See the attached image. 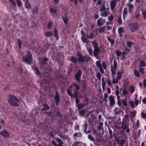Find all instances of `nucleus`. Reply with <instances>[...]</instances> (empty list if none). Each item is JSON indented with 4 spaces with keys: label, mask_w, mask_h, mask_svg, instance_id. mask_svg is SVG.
I'll list each match as a JSON object with an SVG mask.
<instances>
[{
    "label": "nucleus",
    "mask_w": 146,
    "mask_h": 146,
    "mask_svg": "<svg viewBox=\"0 0 146 146\" xmlns=\"http://www.w3.org/2000/svg\"><path fill=\"white\" fill-rule=\"evenodd\" d=\"M77 55L78 56L77 59L74 56H72L69 59V60L75 64H77V61L82 63L84 62H87L89 60L90 58V57H89L88 55L83 56L79 53H78Z\"/></svg>",
    "instance_id": "1"
},
{
    "label": "nucleus",
    "mask_w": 146,
    "mask_h": 146,
    "mask_svg": "<svg viewBox=\"0 0 146 146\" xmlns=\"http://www.w3.org/2000/svg\"><path fill=\"white\" fill-rule=\"evenodd\" d=\"M94 48L93 55L97 58H98V55L99 53L100 52L101 50L98 47V44L96 42V40L94 39L91 42Z\"/></svg>",
    "instance_id": "2"
},
{
    "label": "nucleus",
    "mask_w": 146,
    "mask_h": 146,
    "mask_svg": "<svg viewBox=\"0 0 146 146\" xmlns=\"http://www.w3.org/2000/svg\"><path fill=\"white\" fill-rule=\"evenodd\" d=\"M8 97L9 99L8 100V101L10 104L15 107L19 106L18 104L15 102V101L19 102V99L16 96L10 94L8 96Z\"/></svg>",
    "instance_id": "3"
},
{
    "label": "nucleus",
    "mask_w": 146,
    "mask_h": 146,
    "mask_svg": "<svg viewBox=\"0 0 146 146\" xmlns=\"http://www.w3.org/2000/svg\"><path fill=\"white\" fill-rule=\"evenodd\" d=\"M32 57V56L30 52L28 50L27 54L25 55V57L23 56L22 57L23 61L24 62L28 63L29 64H32L33 59Z\"/></svg>",
    "instance_id": "4"
},
{
    "label": "nucleus",
    "mask_w": 146,
    "mask_h": 146,
    "mask_svg": "<svg viewBox=\"0 0 146 146\" xmlns=\"http://www.w3.org/2000/svg\"><path fill=\"white\" fill-rule=\"evenodd\" d=\"M82 74V71L81 70H78L76 74L74 75V77L76 80L79 83H80V77Z\"/></svg>",
    "instance_id": "5"
},
{
    "label": "nucleus",
    "mask_w": 146,
    "mask_h": 146,
    "mask_svg": "<svg viewBox=\"0 0 146 146\" xmlns=\"http://www.w3.org/2000/svg\"><path fill=\"white\" fill-rule=\"evenodd\" d=\"M120 1V0H112L111 1L110 3L111 9L113 10L117 5V2H119Z\"/></svg>",
    "instance_id": "6"
},
{
    "label": "nucleus",
    "mask_w": 146,
    "mask_h": 146,
    "mask_svg": "<svg viewBox=\"0 0 146 146\" xmlns=\"http://www.w3.org/2000/svg\"><path fill=\"white\" fill-rule=\"evenodd\" d=\"M108 100L109 101V105L110 107L113 106L115 105V100L113 96H110L109 97Z\"/></svg>",
    "instance_id": "7"
},
{
    "label": "nucleus",
    "mask_w": 146,
    "mask_h": 146,
    "mask_svg": "<svg viewBox=\"0 0 146 146\" xmlns=\"http://www.w3.org/2000/svg\"><path fill=\"white\" fill-rule=\"evenodd\" d=\"M96 64L97 66L99 68L100 72L101 73L103 74L104 71L101 65V61L100 60L97 61L96 62Z\"/></svg>",
    "instance_id": "8"
},
{
    "label": "nucleus",
    "mask_w": 146,
    "mask_h": 146,
    "mask_svg": "<svg viewBox=\"0 0 146 146\" xmlns=\"http://www.w3.org/2000/svg\"><path fill=\"white\" fill-rule=\"evenodd\" d=\"M130 28L131 32H134L137 29V24L136 23H131L130 24Z\"/></svg>",
    "instance_id": "9"
},
{
    "label": "nucleus",
    "mask_w": 146,
    "mask_h": 146,
    "mask_svg": "<svg viewBox=\"0 0 146 146\" xmlns=\"http://www.w3.org/2000/svg\"><path fill=\"white\" fill-rule=\"evenodd\" d=\"M105 19H103V18H100L97 21V24L99 26H101L104 24L105 22Z\"/></svg>",
    "instance_id": "10"
},
{
    "label": "nucleus",
    "mask_w": 146,
    "mask_h": 146,
    "mask_svg": "<svg viewBox=\"0 0 146 146\" xmlns=\"http://www.w3.org/2000/svg\"><path fill=\"white\" fill-rule=\"evenodd\" d=\"M109 10V8L106 9V10L101 12L100 15L103 17H106L110 14Z\"/></svg>",
    "instance_id": "11"
},
{
    "label": "nucleus",
    "mask_w": 146,
    "mask_h": 146,
    "mask_svg": "<svg viewBox=\"0 0 146 146\" xmlns=\"http://www.w3.org/2000/svg\"><path fill=\"white\" fill-rule=\"evenodd\" d=\"M130 3L128 2L127 4V6L128 7L129 12L131 14L132 13V10L134 7V6L133 4H130Z\"/></svg>",
    "instance_id": "12"
},
{
    "label": "nucleus",
    "mask_w": 146,
    "mask_h": 146,
    "mask_svg": "<svg viewBox=\"0 0 146 146\" xmlns=\"http://www.w3.org/2000/svg\"><path fill=\"white\" fill-rule=\"evenodd\" d=\"M124 72V71L121 69L120 70L118 71L117 73L116 78L119 80H120L122 77V74Z\"/></svg>",
    "instance_id": "13"
},
{
    "label": "nucleus",
    "mask_w": 146,
    "mask_h": 146,
    "mask_svg": "<svg viewBox=\"0 0 146 146\" xmlns=\"http://www.w3.org/2000/svg\"><path fill=\"white\" fill-rule=\"evenodd\" d=\"M55 95L54 96V99L56 105H58L59 103L60 98L59 94L57 91H56Z\"/></svg>",
    "instance_id": "14"
},
{
    "label": "nucleus",
    "mask_w": 146,
    "mask_h": 146,
    "mask_svg": "<svg viewBox=\"0 0 146 146\" xmlns=\"http://www.w3.org/2000/svg\"><path fill=\"white\" fill-rule=\"evenodd\" d=\"M125 31L124 28L122 27H119L118 29V32L120 37L122 36V33Z\"/></svg>",
    "instance_id": "15"
},
{
    "label": "nucleus",
    "mask_w": 146,
    "mask_h": 146,
    "mask_svg": "<svg viewBox=\"0 0 146 146\" xmlns=\"http://www.w3.org/2000/svg\"><path fill=\"white\" fill-rule=\"evenodd\" d=\"M1 134L5 137H8L9 135V133L6 130H4L1 132Z\"/></svg>",
    "instance_id": "16"
},
{
    "label": "nucleus",
    "mask_w": 146,
    "mask_h": 146,
    "mask_svg": "<svg viewBox=\"0 0 146 146\" xmlns=\"http://www.w3.org/2000/svg\"><path fill=\"white\" fill-rule=\"evenodd\" d=\"M50 13L52 14V16H54L55 15H57L56 9L53 8L49 9Z\"/></svg>",
    "instance_id": "17"
},
{
    "label": "nucleus",
    "mask_w": 146,
    "mask_h": 146,
    "mask_svg": "<svg viewBox=\"0 0 146 146\" xmlns=\"http://www.w3.org/2000/svg\"><path fill=\"white\" fill-rule=\"evenodd\" d=\"M56 141L59 143L58 144V146H63V142L62 140L58 137H56Z\"/></svg>",
    "instance_id": "18"
},
{
    "label": "nucleus",
    "mask_w": 146,
    "mask_h": 146,
    "mask_svg": "<svg viewBox=\"0 0 146 146\" xmlns=\"http://www.w3.org/2000/svg\"><path fill=\"white\" fill-rule=\"evenodd\" d=\"M87 37L90 39H92L95 37V35L93 32L90 33L89 35L87 34Z\"/></svg>",
    "instance_id": "19"
},
{
    "label": "nucleus",
    "mask_w": 146,
    "mask_h": 146,
    "mask_svg": "<svg viewBox=\"0 0 146 146\" xmlns=\"http://www.w3.org/2000/svg\"><path fill=\"white\" fill-rule=\"evenodd\" d=\"M106 30V28L105 26H103L99 27L98 31L100 33H102L105 31Z\"/></svg>",
    "instance_id": "20"
},
{
    "label": "nucleus",
    "mask_w": 146,
    "mask_h": 146,
    "mask_svg": "<svg viewBox=\"0 0 146 146\" xmlns=\"http://www.w3.org/2000/svg\"><path fill=\"white\" fill-rule=\"evenodd\" d=\"M140 63L139 64V66L140 67H144L146 66V64L143 60H139Z\"/></svg>",
    "instance_id": "21"
},
{
    "label": "nucleus",
    "mask_w": 146,
    "mask_h": 146,
    "mask_svg": "<svg viewBox=\"0 0 146 146\" xmlns=\"http://www.w3.org/2000/svg\"><path fill=\"white\" fill-rule=\"evenodd\" d=\"M114 113L115 115H117L119 114L120 113V110L118 108H115L113 110Z\"/></svg>",
    "instance_id": "22"
},
{
    "label": "nucleus",
    "mask_w": 146,
    "mask_h": 146,
    "mask_svg": "<svg viewBox=\"0 0 146 146\" xmlns=\"http://www.w3.org/2000/svg\"><path fill=\"white\" fill-rule=\"evenodd\" d=\"M110 70L113 76H114L115 74L116 69L112 68V65L111 66Z\"/></svg>",
    "instance_id": "23"
},
{
    "label": "nucleus",
    "mask_w": 146,
    "mask_h": 146,
    "mask_svg": "<svg viewBox=\"0 0 146 146\" xmlns=\"http://www.w3.org/2000/svg\"><path fill=\"white\" fill-rule=\"evenodd\" d=\"M127 13V9L126 7H125L123 10V18L124 19V18L126 16V15Z\"/></svg>",
    "instance_id": "24"
},
{
    "label": "nucleus",
    "mask_w": 146,
    "mask_h": 146,
    "mask_svg": "<svg viewBox=\"0 0 146 146\" xmlns=\"http://www.w3.org/2000/svg\"><path fill=\"white\" fill-rule=\"evenodd\" d=\"M54 37H55L56 38V39L57 40H58V32L56 28L54 29Z\"/></svg>",
    "instance_id": "25"
},
{
    "label": "nucleus",
    "mask_w": 146,
    "mask_h": 146,
    "mask_svg": "<svg viewBox=\"0 0 146 146\" xmlns=\"http://www.w3.org/2000/svg\"><path fill=\"white\" fill-rule=\"evenodd\" d=\"M81 143L79 141L74 142L72 145V146H81Z\"/></svg>",
    "instance_id": "26"
},
{
    "label": "nucleus",
    "mask_w": 146,
    "mask_h": 146,
    "mask_svg": "<svg viewBox=\"0 0 146 146\" xmlns=\"http://www.w3.org/2000/svg\"><path fill=\"white\" fill-rule=\"evenodd\" d=\"M53 33L52 31H47L45 33V36L46 37L50 36L53 35Z\"/></svg>",
    "instance_id": "27"
},
{
    "label": "nucleus",
    "mask_w": 146,
    "mask_h": 146,
    "mask_svg": "<svg viewBox=\"0 0 146 146\" xmlns=\"http://www.w3.org/2000/svg\"><path fill=\"white\" fill-rule=\"evenodd\" d=\"M129 89L131 93H133L135 91V87L132 86H130L129 88Z\"/></svg>",
    "instance_id": "28"
},
{
    "label": "nucleus",
    "mask_w": 146,
    "mask_h": 146,
    "mask_svg": "<svg viewBox=\"0 0 146 146\" xmlns=\"http://www.w3.org/2000/svg\"><path fill=\"white\" fill-rule=\"evenodd\" d=\"M133 72L134 75L136 77H139L140 76V74L139 72L136 69L134 70Z\"/></svg>",
    "instance_id": "29"
},
{
    "label": "nucleus",
    "mask_w": 146,
    "mask_h": 146,
    "mask_svg": "<svg viewBox=\"0 0 146 146\" xmlns=\"http://www.w3.org/2000/svg\"><path fill=\"white\" fill-rule=\"evenodd\" d=\"M85 36H82L81 37V39L83 42L85 43H88V42L87 41V39Z\"/></svg>",
    "instance_id": "30"
},
{
    "label": "nucleus",
    "mask_w": 146,
    "mask_h": 146,
    "mask_svg": "<svg viewBox=\"0 0 146 146\" xmlns=\"http://www.w3.org/2000/svg\"><path fill=\"white\" fill-rule=\"evenodd\" d=\"M74 136L75 137H80L82 136V134L81 132H79L78 133H74Z\"/></svg>",
    "instance_id": "31"
},
{
    "label": "nucleus",
    "mask_w": 146,
    "mask_h": 146,
    "mask_svg": "<svg viewBox=\"0 0 146 146\" xmlns=\"http://www.w3.org/2000/svg\"><path fill=\"white\" fill-rule=\"evenodd\" d=\"M43 106L44 107L43 110H47L49 109V107L46 104H43Z\"/></svg>",
    "instance_id": "32"
},
{
    "label": "nucleus",
    "mask_w": 146,
    "mask_h": 146,
    "mask_svg": "<svg viewBox=\"0 0 146 146\" xmlns=\"http://www.w3.org/2000/svg\"><path fill=\"white\" fill-rule=\"evenodd\" d=\"M67 93L70 97H75V96L73 95L72 93L71 92L70 89H69L67 90Z\"/></svg>",
    "instance_id": "33"
},
{
    "label": "nucleus",
    "mask_w": 146,
    "mask_h": 146,
    "mask_svg": "<svg viewBox=\"0 0 146 146\" xmlns=\"http://www.w3.org/2000/svg\"><path fill=\"white\" fill-rule=\"evenodd\" d=\"M88 138L91 141L94 142L95 141V139L91 135H88Z\"/></svg>",
    "instance_id": "34"
},
{
    "label": "nucleus",
    "mask_w": 146,
    "mask_h": 146,
    "mask_svg": "<svg viewBox=\"0 0 146 146\" xmlns=\"http://www.w3.org/2000/svg\"><path fill=\"white\" fill-rule=\"evenodd\" d=\"M106 8L105 5L104 4L102 5L100 9V11L101 12H102L106 10Z\"/></svg>",
    "instance_id": "35"
},
{
    "label": "nucleus",
    "mask_w": 146,
    "mask_h": 146,
    "mask_svg": "<svg viewBox=\"0 0 146 146\" xmlns=\"http://www.w3.org/2000/svg\"><path fill=\"white\" fill-rule=\"evenodd\" d=\"M102 86L103 89H104V88L106 84V81H104V79L103 78H102Z\"/></svg>",
    "instance_id": "36"
},
{
    "label": "nucleus",
    "mask_w": 146,
    "mask_h": 146,
    "mask_svg": "<svg viewBox=\"0 0 146 146\" xmlns=\"http://www.w3.org/2000/svg\"><path fill=\"white\" fill-rule=\"evenodd\" d=\"M127 46L131 48L132 45L133 44V43L130 41H129L126 43Z\"/></svg>",
    "instance_id": "37"
},
{
    "label": "nucleus",
    "mask_w": 146,
    "mask_h": 146,
    "mask_svg": "<svg viewBox=\"0 0 146 146\" xmlns=\"http://www.w3.org/2000/svg\"><path fill=\"white\" fill-rule=\"evenodd\" d=\"M73 85L75 87V89L77 91L80 89V87L78 85L74 83L73 84Z\"/></svg>",
    "instance_id": "38"
},
{
    "label": "nucleus",
    "mask_w": 146,
    "mask_h": 146,
    "mask_svg": "<svg viewBox=\"0 0 146 146\" xmlns=\"http://www.w3.org/2000/svg\"><path fill=\"white\" fill-rule=\"evenodd\" d=\"M129 105L132 108H133L135 107L134 102L132 101H129Z\"/></svg>",
    "instance_id": "39"
},
{
    "label": "nucleus",
    "mask_w": 146,
    "mask_h": 146,
    "mask_svg": "<svg viewBox=\"0 0 146 146\" xmlns=\"http://www.w3.org/2000/svg\"><path fill=\"white\" fill-rule=\"evenodd\" d=\"M115 94L117 96V98H119V90H118L117 89L115 90Z\"/></svg>",
    "instance_id": "40"
},
{
    "label": "nucleus",
    "mask_w": 146,
    "mask_h": 146,
    "mask_svg": "<svg viewBox=\"0 0 146 146\" xmlns=\"http://www.w3.org/2000/svg\"><path fill=\"white\" fill-rule=\"evenodd\" d=\"M96 77L99 79V80H101V74L100 72H98L96 74Z\"/></svg>",
    "instance_id": "41"
},
{
    "label": "nucleus",
    "mask_w": 146,
    "mask_h": 146,
    "mask_svg": "<svg viewBox=\"0 0 146 146\" xmlns=\"http://www.w3.org/2000/svg\"><path fill=\"white\" fill-rule=\"evenodd\" d=\"M108 40L110 42L111 44L113 45L114 43V40L110 38L109 37L108 38Z\"/></svg>",
    "instance_id": "42"
},
{
    "label": "nucleus",
    "mask_w": 146,
    "mask_h": 146,
    "mask_svg": "<svg viewBox=\"0 0 146 146\" xmlns=\"http://www.w3.org/2000/svg\"><path fill=\"white\" fill-rule=\"evenodd\" d=\"M25 7L27 9H29L31 8V6L29 3H25Z\"/></svg>",
    "instance_id": "43"
},
{
    "label": "nucleus",
    "mask_w": 146,
    "mask_h": 146,
    "mask_svg": "<svg viewBox=\"0 0 146 146\" xmlns=\"http://www.w3.org/2000/svg\"><path fill=\"white\" fill-rule=\"evenodd\" d=\"M17 5L19 7H21L22 5V3L20 0H16Z\"/></svg>",
    "instance_id": "44"
},
{
    "label": "nucleus",
    "mask_w": 146,
    "mask_h": 146,
    "mask_svg": "<svg viewBox=\"0 0 146 146\" xmlns=\"http://www.w3.org/2000/svg\"><path fill=\"white\" fill-rule=\"evenodd\" d=\"M144 69L142 67L140 68L139 69V71L142 74H144Z\"/></svg>",
    "instance_id": "45"
},
{
    "label": "nucleus",
    "mask_w": 146,
    "mask_h": 146,
    "mask_svg": "<svg viewBox=\"0 0 146 146\" xmlns=\"http://www.w3.org/2000/svg\"><path fill=\"white\" fill-rule=\"evenodd\" d=\"M17 41L19 48L20 49H21V48L22 42L19 39H18Z\"/></svg>",
    "instance_id": "46"
},
{
    "label": "nucleus",
    "mask_w": 146,
    "mask_h": 146,
    "mask_svg": "<svg viewBox=\"0 0 146 146\" xmlns=\"http://www.w3.org/2000/svg\"><path fill=\"white\" fill-rule=\"evenodd\" d=\"M129 93L128 91L125 89H124L122 91V93L123 95L125 96L126 94H128Z\"/></svg>",
    "instance_id": "47"
},
{
    "label": "nucleus",
    "mask_w": 146,
    "mask_h": 146,
    "mask_svg": "<svg viewBox=\"0 0 146 146\" xmlns=\"http://www.w3.org/2000/svg\"><path fill=\"white\" fill-rule=\"evenodd\" d=\"M35 70L37 74L39 76H40V72L39 71L37 67L35 68Z\"/></svg>",
    "instance_id": "48"
},
{
    "label": "nucleus",
    "mask_w": 146,
    "mask_h": 146,
    "mask_svg": "<svg viewBox=\"0 0 146 146\" xmlns=\"http://www.w3.org/2000/svg\"><path fill=\"white\" fill-rule=\"evenodd\" d=\"M141 116L143 119H146V113H145L143 112L141 113Z\"/></svg>",
    "instance_id": "49"
},
{
    "label": "nucleus",
    "mask_w": 146,
    "mask_h": 146,
    "mask_svg": "<svg viewBox=\"0 0 146 146\" xmlns=\"http://www.w3.org/2000/svg\"><path fill=\"white\" fill-rule=\"evenodd\" d=\"M113 66H112V68H116L117 66V63L115 60H113Z\"/></svg>",
    "instance_id": "50"
},
{
    "label": "nucleus",
    "mask_w": 146,
    "mask_h": 146,
    "mask_svg": "<svg viewBox=\"0 0 146 146\" xmlns=\"http://www.w3.org/2000/svg\"><path fill=\"white\" fill-rule=\"evenodd\" d=\"M114 17L113 15L112 14H111V15L108 16V19L110 21H112L113 20Z\"/></svg>",
    "instance_id": "51"
},
{
    "label": "nucleus",
    "mask_w": 146,
    "mask_h": 146,
    "mask_svg": "<svg viewBox=\"0 0 146 146\" xmlns=\"http://www.w3.org/2000/svg\"><path fill=\"white\" fill-rule=\"evenodd\" d=\"M108 131L110 135V138H112V131L110 128H108Z\"/></svg>",
    "instance_id": "52"
},
{
    "label": "nucleus",
    "mask_w": 146,
    "mask_h": 146,
    "mask_svg": "<svg viewBox=\"0 0 146 146\" xmlns=\"http://www.w3.org/2000/svg\"><path fill=\"white\" fill-rule=\"evenodd\" d=\"M85 106V105L84 104H79L78 106V108L79 109H80L84 108Z\"/></svg>",
    "instance_id": "53"
},
{
    "label": "nucleus",
    "mask_w": 146,
    "mask_h": 146,
    "mask_svg": "<svg viewBox=\"0 0 146 146\" xmlns=\"http://www.w3.org/2000/svg\"><path fill=\"white\" fill-rule=\"evenodd\" d=\"M136 112L137 111L135 110L132 111L131 112V114L132 115V116L133 117H135L136 113Z\"/></svg>",
    "instance_id": "54"
},
{
    "label": "nucleus",
    "mask_w": 146,
    "mask_h": 146,
    "mask_svg": "<svg viewBox=\"0 0 146 146\" xmlns=\"http://www.w3.org/2000/svg\"><path fill=\"white\" fill-rule=\"evenodd\" d=\"M118 79H117L116 78L115 79L113 78L112 79V83L113 84H114L115 83H117L118 82Z\"/></svg>",
    "instance_id": "55"
},
{
    "label": "nucleus",
    "mask_w": 146,
    "mask_h": 146,
    "mask_svg": "<svg viewBox=\"0 0 146 146\" xmlns=\"http://www.w3.org/2000/svg\"><path fill=\"white\" fill-rule=\"evenodd\" d=\"M115 54L117 56H119L121 55L122 53L120 51L116 50L115 52Z\"/></svg>",
    "instance_id": "56"
},
{
    "label": "nucleus",
    "mask_w": 146,
    "mask_h": 146,
    "mask_svg": "<svg viewBox=\"0 0 146 146\" xmlns=\"http://www.w3.org/2000/svg\"><path fill=\"white\" fill-rule=\"evenodd\" d=\"M88 52L89 53L90 55L91 56H92V49L89 48H88Z\"/></svg>",
    "instance_id": "57"
},
{
    "label": "nucleus",
    "mask_w": 146,
    "mask_h": 146,
    "mask_svg": "<svg viewBox=\"0 0 146 146\" xmlns=\"http://www.w3.org/2000/svg\"><path fill=\"white\" fill-rule=\"evenodd\" d=\"M108 97V95L107 93H105L104 95V101H107V98Z\"/></svg>",
    "instance_id": "58"
},
{
    "label": "nucleus",
    "mask_w": 146,
    "mask_h": 146,
    "mask_svg": "<svg viewBox=\"0 0 146 146\" xmlns=\"http://www.w3.org/2000/svg\"><path fill=\"white\" fill-rule=\"evenodd\" d=\"M126 100H122L123 105L124 106H127V104L126 103V101L127 100V98H126Z\"/></svg>",
    "instance_id": "59"
},
{
    "label": "nucleus",
    "mask_w": 146,
    "mask_h": 146,
    "mask_svg": "<svg viewBox=\"0 0 146 146\" xmlns=\"http://www.w3.org/2000/svg\"><path fill=\"white\" fill-rule=\"evenodd\" d=\"M102 65L104 69L105 70L107 68V66L105 62H102Z\"/></svg>",
    "instance_id": "60"
},
{
    "label": "nucleus",
    "mask_w": 146,
    "mask_h": 146,
    "mask_svg": "<svg viewBox=\"0 0 146 146\" xmlns=\"http://www.w3.org/2000/svg\"><path fill=\"white\" fill-rule=\"evenodd\" d=\"M142 15H143V19L145 20L146 18V11L142 13Z\"/></svg>",
    "instance_id": "61"
},
{
    "label": "nucleus",
    "mask_w": 146,
    "mask_h": 146,
    "mask_svg": "<svg viewBox=\"0 0 146 146\" xmlns=\"http://www.w3.org/2000/svg\"><path fill=\"white\" fill-rule=\"evenodd\" d=\"M48 60V59L46 57L44 58L42 60V65L44 64L45 62L47 61Z\"/></svg>",
    "instance_id": "62"
},
{
    "label": "nucleus",
    "mask_w": 146,
    "mask_h": 146,
    "mask_svg": "<svg viewBox=\"0 0 146 146\" xmlns=\"http://www.w3.org/2000/svg\"><path fill=\"white\" fill-rule=\"evenodd\" d=\"M62 19H63L64 23L65 24H67L68 22V20L67 19V17H66L64 18V17H63Z\"/></svg>",
    "instance_id": "63"
},
{
    "label": "nucleus",
    "mask_w": 146,
    "mask_h": 146,
    "mask_svg": "<svg viewBox=\"0 0 146 146\" xmlns=\"http://www.w3.org/2000/svg\"><path fill=\"white\" fill-rule=\"evenodd\" d=\"M52 22H49L47 24V27L48 29H49L51 27L52 25Z\"/></svg>",
    "instance_id": "64"
}]
</instances>
